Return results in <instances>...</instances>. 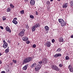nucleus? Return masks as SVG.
Returning <instances> with one entry per match:
<instances>
[{
    "label": "nucleus",
    "mask_w": 73,
    "mask_h": 73,
    "mask_svg": "<svg viewBox=\"0 0 73 73\" xmlns=\"http://www.w3.org/2000/svg\"><path fill=\"white\" fill-rule=\"evenodd\" d=\"M32 61V58L31 57H28L25 59H24L23 60V63H22L23 64H25V63H28L29 62H31Z\"/></svg>",
    "instance_id": "nucleus-1"
},
{
    "label": "nucleus",
    "mask_w": 73,
    "mask_h": 73,
    "mask_svg": "<svg viewBox=\"0 0 73 73\" xmlns=\"http://www.w3.org/2000/svg\"><path fill=\"white\" fill-rule=\"evenodd\" d=\"M58 21L61 24L62 27H64L66 24V22H64V20L62 19H58Z\"/></svg>",
    "instance_id": "nucleus-2"
},
{
    "label": "nucleus",
    "mask_w": 73,
    "mask_h": 73,
    "mask_svg": "<svg viewBox=\"0 0 73 73\" xmlns=\"http://www.w3.org/2000/svg\"><path fill=\"white\" fill-rule=\"evenodd\" d=\"M52 69L56 71H58L60 70V69L56 65H53L52 66Z\"/></svg>",
    "instance_id": "nucleus-3"
},
{
    "label": "nucleus",
    "mask_w": 73,
    "mask_h": 73,
    "mask_svg": "<svg viewBox=\"0 0 73 73\" xmlns=\"http://www.w3.org/2000/svg\"><path fill=\"white\" fill-rule=\"evenodd\" d=\"M41 66H42L41 64L38 65L35 68V70L37 71H38L41 68Z\"/></svg>",
    "instance_id": "nucleus-4"
},
{
    "label": "nucleus",
    "mask_w": 73,
    "mask_h": 73,
    "mask_svg": "<svg viewBox=\"0 0 73 73\" xmlns=\"http://www.w3.org/2000/svg\"><path fill=\"white\" fill-rule=\"evenodd\" d=\"M25 30L23 29L20 33L19 34V35L21 37H23L24 35V32H25Z\"/></svg>",
    "instance_id": "nucleus-5"
},
{
    "label": "nucleus",
    "mask_w": 73,
    "mask_h": 73,
    "mask_svg": "<svg viewBox=\"0 0 73 73\" xmlns=\"http://www.w3.org/2000/svg\"><path fill=\"white\" fill-rule=\"evenodd\" d=\"M45 45L46 46H47V47H50L51 45V43L50 42L47 41L45 43Z\"/></svg>",
    "instance_id": "nucleus-6"
},
{
    "label": "nucleus",
    "mask_w": 73,
    "mask_h": 73,
    "mask_svg": "<svg viewBox=\"0 0 73 73\" xmlns=\"http://www.w3.org/2000/svg\"><path fill=\"white\" fill-rule=\"evenodd\" d=\"M68 69H69V70L71 72H73V68L72 66L71 65H69L68 66Z\"/></svg>",
    "instance_id": "nucleus-7"
},
{
    "label": "nucleus",
    "mask_w": 73,
    "mask_h": 73,
    "mask_svg": "<svg viewBox=\"0 0 73 73\" xmlns=\"http://www.w3.org/2000/svg\"><path fill=\"white\" fill-rule=\"evenodd\" d=\"M62 55L61 54L58 53L56 54L55 55H54L53 56L54 57H60V56H61Z\"/></svg>",
    "instance_id": "nucleus-8"
},
{
    "label": "nucleus",
    "mask_w": 73,
    "mask_h": 73,
    "mask_svg": "<svg viewBox=\"0 0 73 73\" xmlns=\"http://www.w3.org/2000/svg\"><path fill=\"white\" fill-rule=\"evenodd\" d=\"M47 61L48 60H47V59L45 58H44L42 60V62L44 63V64H46V63H47Z\"/></svg>",
    "instance_id": "nucleus-9"
},
{
    "label": "nucleus",
    "mask_w": 73,
    "mask_h": 73,
    "mask_svg": "<svg viewBox=\"0 0 73 73\" xmlns=\"http://www.w3.org/2000/svg\"><path fill=\"white\" fill-rule=\"evenodd\" d=\"M68 3H66L64 4L63 5V8H66L68 7Z\"/></svg>",
    "instance_id": "nucleus-10"
},
{
    "label": "nucleus",
    "mask_w": 73,
    "mask_h": 73,
    "mask_svg": "<svg viewBox=\"0 0 73 73\" xmlns=\"http://www.w3.org/2000/svg\"><path fill=\"white\" fill-rule=\"evenodd\" d=\"M5 29L6 31H7V32H9L10 33H11V29H10V28H9L7 26L6 27Z\"/></svg>",
    "instance_id": "nucleus-11"
},
{
    "label": "nucleus",
    "mask_w": 73,
    "mask_h": 73,
    "mask_svg": "<svg viewBox=\"0 0 73 73\" xmlns=\"http://www.w3.org/2000/svg\"><path fill=\"white\" fill-rule=\"evenodd\" d=\"M4 48L5 49L8 46V44L7 43H4L3 46Z\"/></svg>",
    "instance_id": "nucleus-12"
},
{
    "label": "nucleus",
    "mask_w": 73,
    "mask_h": 73,
    "mask_svg": "<svg viewBox=\"0 0 73 73\" xmlns=\"http://www.w3.org/2000/svg\"><path fill=\"white\" fill-rule=\"evenodd\" d=\"M30 3L31 5H33L35 4V0H31V1Z\"/></svg>",
    "instance_id": "nucleus-13"
},
{
    "label": "nucleus",
    "mask_w": 73,
    "mask_h": 73,
    "mask_svg": "<svg viewBox=\"0 0 73 73\" xmlns=\"http://www.w3.org/2000/svg\"><path fill=\"white\" fill-rule=\"evenodd\" d=\"M28 64H27L25 65L24 67H23V70H27L28 68Z\"/></svg>",
    "instance_id": "nucleus-14"
},
{
    "label": "nucleus",
    "mask_w": 73,
    "mask_h": 73,
    "mask_svg": "<svg viewBox=\"0 0 73 73\" xmlns=\"http://www.w3.org/2000/svg\"><path fill=\"white\" fill-rule=\"evenodd\" d=\"M34 26L36 28H38V27H40V25L39 23H37L36 24H35Z\"/></svg>",
    "instance_id": "nucleus-15"
},
{
    "label": "nucleus",
    "mask_w": 73,
    "mask_h": 73,
    "mask_svg": "<svg viewBox=\"0 0 73 73\" xmlns=\"http://www.w3.org/2000/svg\"><path fill=\"white\" fill-rule=\"evenodd\" d=\"M45 31H49V27L47 26H46L44 27Z\"/></svg>",
    "instance_id": "nucleus-16"
},
{
    "label": "nucleus",
    "mask_w": 73,
    "mask_h": 73,
    "mask_svg": "<svg viewBox=\"0 0 73 73\" xmlns=\"http://www.w3.org/2000/svg\"><path fill=\"white\" fill-rule=\"evenodd\" d=\"M36 28L35 27V26H34L32 27V32H35V30H36Z\"/></svg>",
    "instance_id": "nucleus-17"
},
{
    "label": "nucleus",
    "mask_w": 73,
    "mask_h": 73,
    "mask_svg": "<svg viewBox=\"0 0 73 73\" xmlns=\"http://www.w3.org/2000/svg\"><path fill=\"white\" fill-rule=\"evenodd\" d=\"M9 47H8L7 49L5 50V53H8L9 52Z\"/></svg>",
    "instance_id": "nucleus-18"
},
{
    "label": "nucleus",
    "mask_w": 73,
    "mask_h": 73,
    "mask_svg": "<svg viewBox=\"0 0 73 73\" xmlns=\"http://www.w3.org/2000/svg\"><path fill=\"white\" fill-rule=\"evenodd\" d=\"M11 8L8 7L7 9V11L9 12H11Z\"/></svg>",
    "instance_id": "nucleus-19"
},
{
    "label": "nucleus",
    "mask_w": 73,
    "mask_h": 73,
    "mask_svg": "<svg viewBox=\"0 0 73 73\" xmlns=\"http://www.w3.org/2000/svg\"><path fill=\"white\" fill-rule=\"evenodd\" d=\"M12 23L15 25H16L18 23V22L16 21H13Z\"/></svg>",
    "instance_id": "nucleus-20"
},
{
    "label": "nucleus",
    "mask_w": 73,
    "mask_h": 73,
    "mask_svg": "<svg viewBox=\"0 0 73 73\" xmlns=\"http://www.w3.org/2000/svg\"><path fill=\"white\" fill-rule=\"evenodd\" d=\"M10 6L11 8H12L13 9V8H15V6L12 4H10Z\"/></svg>",
    "instance_id": "nucleus-21"
},
{
    "label": "nucleus",
    "mask_w": 73,
    "mask_h": 73,
    "mask_svg": "<svg viewBox=\"0 0 73 73\" xmlns=\"http://www.w3.org/2000/svg\"><path fill=\"white\" fill-rule=\"evenodd\" d=\"M70 5L71 7H73V1H72L70 2Z\"/></svg>",
    "instance_id": "nucleus-22"
},
{
    "label": "nucleus",
    "mask_w": 73,
    "mask_h": 73,
    "mask_svg": "<svg viewBox=\"0 0 73 73\" xmlns=\"http://www.w3.org/2000/svg\"><path fill=\"white\" fill-rule=\"evenodd\" d=\"M20 13L22 15H23L24 13V10H23L20 11Z\"/></svg>",
    "instance_id": "nucleus-23"
},
{
    "label": "nucleus",
    "mask_w": 73,
    "mask_h": 73,
    "mask_svg": "<svg viewBox=\"0 0 73 73\" xmlns=\"http://www.w3.org/2000/svg\"><path fill=\"white\" fill-rule=\"evenodd\" d=\"M70 58H69V57L68 56H66L65 57V59L66 60H69Z\"/></svg>",
    "instance_id": "nucleus-24"
},
{
    "label": "nucleus",
    "mask_w": 73,
    "mask_h": 73,
    "mask_svg": "<svg viewBox=\"0 0 73 73\" xmlns=\"http://www.w3.org/2000/svg\"><path fill=\"white\" fill-rule=\"evenodd\" d=\"M35 66H36V63H33V64H32L31 66L32 68H33L35 67Z\"/></svg>",
    "instance_id": "nucleus-25"
},
{
    "label": "nucleus",
    "mask_w": 73,
    "mask_h": 73,
    "mask_svg": "<svg viewBox=\"0 0 73 73\" xmlns=\"http://www.w3.org/2000/svg\"><path fill=\"white\" fill-rule=\"evenodd\" d=\"M61 50V49L60 48H59L58 49L56 52H60Z\"/></svg>",
    "instance_id": "nucleus-26"
},
{
    "label": "nucleus",
    "mask_w": 73,
    "mask_h": 73,
    "mask_svg": "<svg viewBox=\"0 0 73 73\" xmlns=\"http://www.w3.org/2000/svg\"><path fill=\"white\" fill-rule=\"evenodd\" d=\"M59 41L60 42H63V41H64V40H63V39H62V38H60Z\"/></svg>",
    "instance_id": "nucleus-27"
},
{
    "label": "nucleus",
    "mask_w": 73,
    "mask_h": 73,
    "mask_svg": "<svg viewBox=\"0 0 73 73\" xmlns=\"http://www.w3.org/2000/svg\"><path fill=\"white\" fill-rule=\"evenodd\" d=\"M30 18H31V19H34V16L33 15H30Z\"/></svg>",
    "instance_id": "nucleus-28"
},
{
    "label": "nucleus",
    "mask_w": 73,
    "mask_h": 73,
    "mask_svg": "<svg viewBox=\"0 0 73 73\" xmlns=\"http://www.w3.org/2000/svg\"><path fill=\"white\" fill-rule=\"evenodd\" d=\"M2 20L4 21L5 20H6V18L4 16L3 17H2Z\"/></svg>",
    "instance_id": "nucleus-29"
},
{
    "label": "nucleus",
    "mask_w": 73,
    "mask_h": 73,
    "mask_svg": "<svg viewBox=\"0 0 73 73\" xmlns=\"http://www.w3.org/2000/svg\"><path fill=\"white\" fill-rule=\"evenodd\" d=\"M62 66H63V65H62V64H59V66L60 68H62Z\"/></svg>",
    "instance_id": "nucleus-30"
},
{
    "label": "nucleus",
    "mask_w": 73,
    "mask_h": 73,
    "mask_svg": "<svg viewBox=\"0 0 73 73\" xmlns=\"http://www.w3.org/2000/svg\"><path fill=\"white\" fill-rule=\"evenodd\" d=\"M42 62H42V61H40V62H38V65H41V64H42Z\"/></svg>",
    "instance_id": "nucleus-31"
},
{
    "label": "nucleus",
    "mask_w": 73,
    "mask_h": 73,
    "mask_svg": "<svg viewBox=\"0 0 73 73\" xmlns=\"http://www.w3.org/2000/svg\"><path fill=\"white\" fill-rule=\"evenodd\" d=\"M50 2L49 1H47L46 3V4L47 5H50Z\"/></svg>",
    "instance_id": "nucleus-32"
},
{
    "label": "nucleus",
    "mask_w": 73,
    "mask_h": 73,
    "mask_svg": "<svg viewBox=\"0 0 73 73\" xmlns=\"http://www.w3.org/2000/svg\"><path fill=\"white\" fill-rule=\"evenodd\" d=\"M13 61L14 64H16L17 62V61L16 60H13Z\"/></svg>",
    "instance_id": "nucleus-33"
},
{
    "label": "nucleus",
    "mask_w": 73,
    "mask_h": 73,
    "mask_svg": "<svg viewBox=\"0 0 73 73\" xmlns=\"http://www.w3.org/2000/svg\"><path fill=\"white\" fill-rule=\"evenodd\" d=\"M26 43L27 44H29V43H30V41H27L26 42Z\"/></svg>",
    "instance_id": "nucleus-34"
},
{
    "label": "nucleus",
    "mask_w": 73,
    "mask_h": 73,
    "mask_svg": "<svg viewBox=\"0 0 73 73\" xmlns=\"http://www.w3.org/2000/svg\"><path fill=\"white\" fill-rule=\"evenodd\" d=\"M22 39H23V41H26L25 37H23L22 38Z\"/></svg>",
    "instance_id": "nucleus-35"
},
{
    "label": "nucleus",
    "mask_w": 73,
    "mask_h": 73,
    "mask_svg": "<svg viewBox=\"0 0 73 73\" xmlns=\"http://www.w3.org/2000/svg\"><path fill=\"white\" fill-rule=\"evenodd\" d=\"M33 48H36V45L35 44H34L33 45Z\"/></svg>",
    "instance_id": "nucleus-36"
},
{
    "label": "nucleus",
    "mask_w": 73,
    "mask_h": 73,
    "mask_svg": "<svg viewBox=\"0 0 73 73\" xmlns=\"http://www.w3.org/2000/svg\"><path fill=\"white\" fill-rule=\"evenodd\" d=\"M52 43H53L54 42H55V40H54V39H53L52 40Z\"/></svg>",
    "instance_id": "nucleus-37"
},
{
    "label": "nucleus",
    "mask_w": 73,
    "mask_h": 73,
    "mask_svg": "<svg viewBox=\"0 0 73 73\" xmlns=\"http://www.w3.org/2000/svg\"><path fill=\"white\" fill-rule=\"evenodd\" d=\"M28 37H25V40L26 41H27L28 40Z\"/></svg>",
    "instance_id": "nucleus-38"
},
{
    "label": "nucleus",
    "mask_w": 73,
    "mask_h": 73,
    "mask_svg": "<svg viewBox=\"0 0 73 73\" xmlns=\"http://www.w3.org/2000/svg\"><path fill=\"white\" fill-rule=\"evenodd\" d=\"M17 19L16 18H14L13 19V21H16V20H17Z\"/></svg>",
    "instance_id": "nucleus-39"
},
{
    "label": "nucleus",
    "mask_w": 73,
    "mask_h": 73,
    "mask_svg": "<svg viewBox=\"0 0 73 73\" xmlns=\"http://www.w3.org/2000/svg\"><path fill=\"white\" fill-rule=\"evenodd\" d=\"M0 28L1 29H4V28L2 26H0Z\"/></svg>",
    "instance_id": "nucleus-40"
},
{
    "label": "nucleus",
    "mask_w": 73,
    "mask_h": 73,
    "mask_svg": "<svg viewBox=\"0 0 73 73\" xmlns=\"http://www.w3.org/2000/svg\"><path fill=\"white\" fill-rule=\"evenodd\" d=\"M36 15H38V13L37 11H36Z\"/></svg>",
    "instance_id": "nucleus-41"
},
{
    "label": "nucleus",
    "mask_w": 73,
    "mask_h": 73,
    "mask_svg": "<svg viewBox=\"0 0 73 73\" xmlns=\"http://www.w3.org/2000/svg\"><path fill=\"white\" fill-rule=\"evenodd\" d=\"M1 73H5V72L4 71H2L1 72Z\"/></svg>",
    "instance_id": "nucleus-42"
},
{
    "label": "nucleus",
    "mask_w": 73,
    "mask_h": 73,
    "mask_svg": "<svg viewBox=\"0 0 73 73\" xmlns=\"http://www.w3.org/2000/svg\"><path fill=\"white\" fill-rule=\"evenodd\" d=\"M3 42L4 43H7L6 42H5V40H3Z\"/></svg>",
    "instance_id": "nucleus-43"
},
{
    "label": "nucleus",
    "mask_w": 73,
    "mask_h": 73,
    "mask_svg": "<svg viewBox=\"0 0 73 73\" xmlns=\"http://www.w3.org/2000/svg\"><path fill=\"white\" fill-rule=\"evenodd\" d=\"M71 38H73V35H72L71 36Z\"/></svg>",
    "instance_id": "nucleus-44"
},
{
    "label": "nucleus",
    "mask_w": 73,
    "mask_h": 73,
    "mask_svg": "<svg viewBox=\"0 0 73 73\" xmlns=\"http://www.w3.org/2000/svg\"><path fill=\"white\" fill-rule=\"evenodd\" d=\"M2 64V62L1 60H0V64Z\"/></svg>",
    "instance_id": "nucleus-45"
},
{
    "label": "nucleus",
    "mask_w": 73,
    "mask_h": 73,
    "mask_svg": "<svg viewBox=\"0 0 73 73\" xmlns=\"http://www.w3.org/2000/svg\"><path fill=\"white\" fill-rule=\"evenodd\" d=\"M26 27H28V25H26Z\"/></svg>",
    "instance_id": "nucleus-46"
},
{
    "label": "nucleus",
    "mask_w": 73,
    "mask_h": 73,
    "mask_svg": "<svg viewBox=\"0 0 73 73\" xmlns=\"http://www.w3.org/2000/svg\"><path fill=\"white\" fill-rule=\"evenodd\" d=\"M50 1L52 2V1H53V0H50Z\"/></svg>",
    "instance_id": "nucleus-47"
},
{
    "label": "nucleus",
    "mask_w": 73,
    "mask_h": 73,
    "mask_svg": "<svg viewBox=\"0 0 73 73\" xmlns=\"http://www.w3.org/2000/svg\"><path fill=\"white\" fill-rule=\"evenodd\" d=\"M1 55V53H0V56Z\"/></svg>",
    "instance_id": "nucleus-48"
},
{
    "label": "nucleus",
    "mask_w": 73,
    "mask_h": 73,
    "mask_svg": "<svg viewBox=\"0 0 73 73\" xmlns=\"http://www.w3.org/2000/svg\"><path fill=\"white\" fill-rule=\"evenodd\" d=\"M7 71L8 72H9V70L8 69V70Z\"/></svg>",
    "instance_id": "nucleus-49"
},
{
    "label": "nucleus",
    "mask_w": 73,
    "mask_h": 73,
    "mask_svg": "<svg viewBox=\"0 0 73 73\" xmlns=\"http://www.w3.org/2000/svg\"><path fill=\"white\" fill-rule=\"evenodd\" d=\"M28 0H25V1H28Z\"/></svg>",
    "instance_id": "nucleus-50"
},
{
    "label": "nucleus",
    "mask_w": 73,
    "mask_h": 73,
    "mask_svg": "<svg viewBox=\"0 0 73 73\" xmlns=\"http://www.w3.org/2000/svg\"><path fill=\"white\" fill-rule=\"evenodd\" d=\"M58 1H60V0H58Z\"/></svg>",
    "instance_id": "nucleus-51"
},
{
    "label": "nucleus",
    "mask_w": 73,
    "mask_h": 73,
    "mask_svg": "<svg viewBox=\"0 0 73 73\" xmlns=\"http://www.w3.org/2000/svg\"><path fill=\"white\" fill-rule=\"evenodd\" d=\"M8 41H9V40H8Z\"/></svg>",
    "instance_id": "nucleus-52"
}]
</instances>
